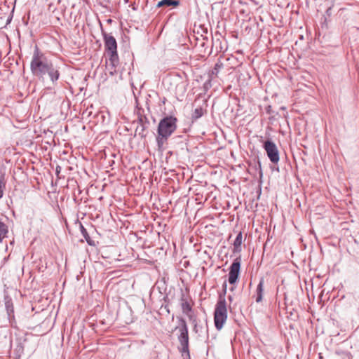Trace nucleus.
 <instances>
[{"mask_svg": "<svg viewBox=\"0 0 359 359\" xmlns=\"http://www.w3.org/2000/svg\"><path fill=\"white\" fill-rule=\"evenodd\" d=\"M206 107H207L206 101L203 100V104L201 105H198L195 108V109L192 114V119L197 120L199 118H201V116H203L204 115V114L206 113V111H207Z\"/></svg>", "mask_w": 359, "mask_h": 359, "instance_id": "6e6552de", "label": "nucleus"}, {"mask_svg": "<svg viewBox=\"0 0 359 359\" xmlns=\"http://www.w3.org/2000/svg\"><path fill=\"white\" fill-rule=\"evenodd\" d=\"M263 148L266 151L267 156L271 162L273 163H278L280 160V157L276 144L273 141L267 140L264 142Z\"/></svg>", "mask_w": 359, "mask_h": 359, "instance_id": "39448f33", "label": "nucleus"}, {"mask_svg": "<svg viewBox=\"0 0 359 359\" xmlns=\"http://www.w3.org/2000/svg\"><path fill=\"white\" fill-rule=\"evenodd\" d=\"M241 257H237L233 260V263L230 266L228 281L231 285H234L235 283H237L238 280L241 269Z\"/></svg>", "mask_w": 359, "mask_h": 359, "instance_id": "423d86ee", "label": "nucleus"}, {"mask_svg": "<svg viewBox=\"0 0 359 359\" xmlns=\"http://www.w3.org/2000/svg\"><path fill=\"white\" fill-rule=\"evenodd\" d=\"M177 118L172 116L163 118L158 123L157 133L170 137L177 129Z\"/></svg>", "mask_w": 359, "mask_h": 359, "instance_id": "20e7f679", "label": "nucleus"}, {"mask_svg": "<svg viewBox=\"0 0 359 359\" xmlns=\"http://www.w3.org/2000/svg\"><path fill=\"white\" fill-rule=\"evenodd\" d=\"M109 66H111V69L114 71H116V68L119 63L118 55L116 51L109 52Z\"/></svg>", "mask_w": 359, "mask_h": 359, "instance_id": "9d476101", "label": "nucleus"}, {"mask_svg": "<svg viewBox=\"0 0 359 359\" xmlns=\"http://www.w3.org/2000/svg\"><path fill=\"white\" fill-rule=\"evenodd\" d=\"M243 242V234L242 232L240 231L236 236V238L233 243V253H239L241 251V245Z\"/></svg>", "mask_w": 359, "mask_h": 359, "instance_id": "9b49d317", "label": "nucleus"}, {"mask_svg": "<svg viewBox=\"0 0 359 359\" xmlns=\"http://www.w3.org/2000/svg\"><path fill=\"white\" fill-rule=\"evenodd\" d=\"M178 325L175 327V330L178 331L177 339L180 346L179 350L182 355H187L189 356V330L185 320L182 317H177Z\"/></svg>", "mask_w": 359, "mask_h": 359, "instance_id": "f03ea898", "label": "nucleus"}, {"mask_svg": "<svg viewBox=\"0 0 359 359\" xmlns=\"http://www.w3.org/2000/svg\"><path fill=\"white\" fill-rule=\"evenodd\" d=\"M60 170H61V167L57 166L56 170H55L56 174L58 175L60 173Z\"/></svg>", "mask_w": 359, "mask_h": 359, "instance_id": "5701e85b", "label": "nucleus"}, {"mask_svg": "<svg viewBox=\"0 0 359 359\" xmlns=\"http://www.w3.org/2000/svg\"><path fill=\"white\" fill-rule=\"evenodd\" d=\"M194 332H195L196 333H197L198 332V321H196V330H194Z\"/></svg>", "mask_w": 359, "mask_h": 359, "instance_id": "393cba45", "label": "nucleus"}, {"mask_svg": "<svg viewBox=\"0 0 359 359\" xmlns=\"http://www.w3.org/2000/svg\"><path fill=\"white\" fill-rule=\"evenodd\" d=\"M144 110L142 109H138L137 111V115L138 118V123H150L147 117L143 114Z\"/></svg>", "mask_w": 359, "mask_h": 359, "instance_id": "2eb2a0df", "label": "nucleus"}, {"mask_svg": "<svg viewBox=\"0 0 359 359\" xmlns=\"http://www.w3.org/2000/svg\"><path fill=\"white\" fill-rule=\"evenodd\" d=\"M228 299L230 302L233 300V297L231 296H229Z\"/></svg>", "mask_w": 359, "mask_h": 359, "instance_id": "bb28decb", "label": "nucleus"}, {"mask_svg": "<svg viewBox=\"0 0 359 359\" xmlns=\"http://www.w3.org/2000/svg\"><path fill=\"white\" fill-rule=\"evenodd\" d=\"M222 286H223V288H224V292H226V283H224L223 284V285H222Z\"/></svg>", "mask_w": 359, "mask_h": 359, "instance_id": "a878e982", "label": "nucleus"}, {"mask_svg": "<svg viewBox=\"0 0 359 359\" xmlns=\"http://www.w3.org/2000/svg\"><path fill=\"white\" fill-rule=\"evenodd\" d=\"M330 10H331V8H329L327 10V13H328Z\"/></svg>", "mask_w": 359, "mask_h": 359, "instance_id": "cd10ccee", "label": "nucleus"}, {"mask_svg": "<svg viewBox=\"0 0 359 359\" xmlns=\"http://www.w3.org/2000/svg\"><path fill=\"white\" fill-rule=\"evenodd\" d=\"M165 6V0H161L157 4V7H161Z\"/></svg>", "mask_w": 359, "mask_h": 359, "instance_id": "412c9836", "label": "nucleus"}, {"mask_svg": "<svg viewBox=\"0 0 359 359\" xmlns=\"http://www.w3.org/2000/svg\"><path fill=\"white\" fill-rule=\"evenodd\" d=\"M186 315L189 318L190 322H191V323L193 324L194 330H196V321H198L197 316L194 314V311H192L189 313H187Z\"/></svg>", "mask_w": 359, "mask_h": 359, "instance_id": "f3484780", "label": "nucleus"}, {"mask_svg": "<svg viewBox=\"0 0 359 359\" xmlns=\"http://www.w3.org/2000/svg\"><path fill=\"white\" fill-rule=\"evenodd\" d=\"M81 232L83 237L86 239V241H88V238H90L87 230L84 228V226L82 224H81Z\"/></svg>", "mask_w": 359, "mask_h": 359, "instance_id": "6ab92c4d", "label": "nucleus"}, {"mask_svg": "<svg viewBox=\"0 0 359 359\" xmlns=\"http://www.w3.org/2000/svg\"><path fill=\"white\" fill-rule=\"evenodd\" d=\"M105 50L107 53L116 51L117 50V43L115 38L111 34L107 33H102Z\"/></svg>", "mask_w": 359, "mask_h": 359, "instance_id": "0eeeda50", "label": "nucleus"}, {"mask_svg": "<svg viewBox=\"0 0 359 359\" xmlns=\"http://www.w3.org/2000/svg\"><path fill=\"white\" fill-rule=\"evenodd\" d=\"M8 232V226L4 222H0V241L7 236Z\"/></svg>", "mask_w": 359, "mask_h": 359, "instance_id": "dca6fc26", "label": "nucleus"}, {"mask_svg": "<svg viewBox=\"0 0 359 359\" xmlns=\"http://www.w3.org/2000/svg\"><path fill=\"white\" fill-rule=\"evenodd\" d=\"M221 65L219 64H216L215 67V70L217 72L218 69L220 68Z\"/></svg>", "mask_w": 359, "mask_h": 359, "instance_id": "b1692460", "label": "nucleus"}, {"mask_svg": "<svg viewBox=\"0 0 359 359\" xmlns=\"http://www.w3.org/2000/svg\"><path fill=\"white\" fill-rule=\"evenodd\" d=\"M150 123H140L135 129V133L138 134L142 138L146 137L147 135V128Z\"/></svg>", "mask_w": 359, "mask_h": 359, "instance_id": "f8f14e48", "label": "nucleus"}, {"mask_svg": "<svg viewBox=\"0 0 359 359\" xmlns=\"http://www.w3.org/2000/svg\"><path fill=\"white\" fill-rule=\"evenodd\" d=\"M4 188H5V184L0 180V198H1L3 196Z\"/></svg>", "mask_w": 359, "mask_h": 359, "instance_id": "aec40b11", "label": "nucleus"}, {"mask_svg": "<svg viewBox=\"0 0 359 359\" xmlns=\"http://www.w3.org/2000/svg\"><path fill=\"white\" fill-rule=\"evenodd\" d=\"M165 6H177L180 4V1L177 0H165Z\"/></svg>", "mask_w": 359, "mask_h": 359, "instance_id": "a211bd4d", "label": "nucleus"}, {"mask_svg": "<svg viewBox=\"0 0 359 359\" xmlns=\"http://www.w3.org/2000/svg\"><path fill=\"white\" fill-rule=\"evenodd\" d=\"M30 69L34 76L39 80L43 81L47 74L53 84H55L60 78V72L52 61L49 60L46 55L35 46L32 60L30 62Z\"/></svg>", "mask_w": 359, "mask_h": 359, "instance_id": "f257e3e1", "label": "nucleus"}, {"mask_svg": "<svg viewBox=\"0 0 359 359\" xmlns=\"http://www.w3.org/2000/svg\"><path fill=\"white\" fill-rule=\"evenodd\" d=\"M257 165H258V168L259 170L260 177H262V168H261V163L259 161H257Z\"/></svg>", "mask_w": 359, "mask_h": 359, "instance_id": "4be33fe9", "label": "nucleus"}, {"mask_svg": "<svg viewBox=\"0 0 359 359\" xmlns=\"http://www.w3.org/2000/svg\"><path fill=\"white\" fill-rule=\"evenodd\" d=\"M181 301V306L183 313L187 314L193 311L191 306L184 296H182Z\"/></svg>", "mask_w": 359, "mask_h": 359, "instance_id": "4468645a", "label": "nucleus"}, {"mask_svg": "<svg viewBox=\"0 0 359 359\" xmlns=\"http://www.w3.org/2000/svg\"><path fill=\"white\" fill-rule=\"evenodd\" d=\"M264 278H262L257 285L255 292V301L257 303H259L262 301L264 294Z\"/></svg>", "mask_w": 359, "mask_h": 359, "instance_id": "1a4fd4ad", "label": "nucleus"}, {"mask_svg": "<svg viewBox=\"0 0 359 359\" xmlns=\"http://www.w3.org/2000/svg\"><path fill=\"white\" fill-rule=\"evenodd\" d=\"M227 319L226 303L224 298L219 297L215 309L214 323L217 330H222Z\"/></svg>", "mask_w": 359, "mask_h": 359, "instance_id": "7ed1b4c3", "label": "nucleus"}, {"mask_svg": "<svg viewBox=\"0 0 359 359\" xmlns=\"http://www.w3.org/2000/svg\"><path fill=\"white\" fill-rule=\"evenodd\" d=\"M168 138H169V137H168L165 135H162V134L158 135H158L156 138V144H157L158 151H162L164 150L163 145L167 142Z\"/></svg>", "mask_w": 359, "mask_h": 359, "instance_id": "ddd939ff", "label": "nucleus"}]
</instances>
